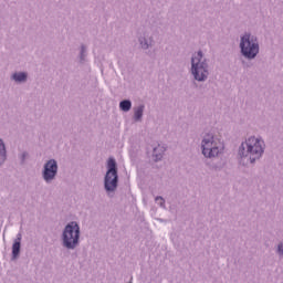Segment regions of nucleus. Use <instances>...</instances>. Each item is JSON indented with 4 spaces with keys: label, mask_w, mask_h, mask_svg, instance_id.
<instances>
[{
    "label": "nucleus",
    "mask_w": 283,
    "mask_h": 283,
    "mask_svg": "<svg viewBox=\"0 0 283 283\" xmlns=\"http://www.w3.org/2000/svg\"><path fill=\"white\" fill-rule=\"evenodd\" d=\"M202 154L206 158H214L220 154V148H218V144H216L211 135H208L202 140Z\"/></svg>",
    "instance_id": "6"
},
{
    "label": "nucleus",
    "mask_w": 283,
    "mask_h": 283,
    "mask_svg": "<svg viewBox=\"0 0 283 283\" xmlns=\"http://www.w3.org/2000/svg\"><path fill=\"white\" fill-rule=\"evenodd\" d=\"M21 252V239L18 238L12 245V255L13 258H19V253Z\"/></svg>",
    "instance_id": "8"
},
{
    "label": "nucleus",
    "mask_w": 283,
    "mask_h": 283,
    "mask_svg": "<svg viewBox=\"0 0 283 283\" xmlns=\"http://www.w3.org/2000/svg\"><path fill=\"white\" fill-rule=\"evenodd\" d=\"M57 170H59V166L56 165V160L54 159L49 160L44 166V171H43L44 180H46V182H50V180H54V177L56 176Z\"/></svg>",
    "instance_id": "7"
},
{
    "label": "nucleus",
    "mask_w": 283,
    "mask_h": 283,
    "mask_svg": "<svg viewBox=\"0 0 283 283\" xmlns=\"http://www.w3.org/2000/svg\"><path fill=\"white\" fill-rule=\"evenodd\" d=\"M192 74L196 81H205L209 76V71L207 70V63L202 61V52H198L192 56Z\"/></svg>",
    "instance_id": "4"
},
{
    "label": "nucleus",
    "mask_w": 283,
    "mask_h": 283,
    "mask_svg": "<svg viewBox=\"0 0 283 283\" xmlns=\"http://www.w3.org/2000/svg\"><path fill=\"white\" fill-rule=\"evenodd\" d=\"M12 78H14L18 83H21L28 78V74L25 73H15L12 75Z\"/></svg>",
    "instance_id": "12"
},
{
    "label": "nucleus",
    "mask_w": 283,
    "mask_h": 283,
    "mask_svg": "<svg viewBox=\"0 0 283 283\" xmlns=\"http://www.w3.org/2000/svg\"><path fill=\"white\" fill-rule=\"evenodd\" d=\"M140 118H143V106H139L135 111V120H140Z\"/></svg>",
    "instance_id": "13"
},
{
    "label": "nucleus",
    "mask_w": 283,
    "mask_h": 283,
    "mask_svg": "<svg viewBox=\"0 0 283 283\" xmlns=\"http://www.w3.org/2000/svg\"><path fill=\"white\" fill-rule=\"evenodd\" d=\"M239 154L241 158H249L250 163H255L264 154V142L256 137H250L241 144Z\"/></svg>",
    "instance_id": "1"
},
{
    "label": "nucleus",
    "mask_w": 283,
    "mask_h": 283,
    "mask_svg": "<svg viewBox=\"0 0 283 283\" xmlns=\"http://www.w3.org/2000/svg\"><path fill=\"white\" fill-rule=\"evenodd\" d=\"M140 45H142V48H144V50H147V48H149V44L147 42L143 43V41H142Z\"/></svg>",
    "instance_id": "15"
},
{
    "label": "nucleus",
    "mask_w": 283,
    "mask_h": 283,
    "mask_svg": "<svg viewBox=\"0 0 283 283\" xmlns=\"http://www.w3.org/2000/svg\"><path fill=\"white\" fill-rule=\"evenodd\" d=\"M156 202L160 205V207H165V199H163L161 197H157Z\"/></svg>",
    "instance_id": "14"
},
{
    "label": "nucleus",
    "mask_w": 283,
    "mask_h": 283,
    "mask_svg": "<svg viewBox=\"0 0 283 283\" xmlns=\"http://www.w3.org/2000/svg\"><path fill=\"white\" fill-rule=\"evenodd\" d=\"M279 253H281L283 255V244H279Z\"/></svg>",
    "instance_id": "16"
},
{
    "label": "nucleus",
    "mask_w": 283,
    "mask_h": 283,
    "mask_svg": "<svg viewBox=\"0 0 283 283\" xmlns=\"http://www.w3.org/2000/svg\"><path fill=\"white\" fill-rule=\"evenodd\" d=\"M163 154H165V150L158 146L157 148L154 149V158L155 161L161 160L163 159Z\"/></svg>",
    "instance_id": "10"
},
{
    "label": "nucleus",
    "mask_w": 283,
    "mask_h": 283,
    "mask_svg": "<svg viewBox=\"0 0 283 283\" xmlns=\"http://www.w3.org/2000/svg\"><path fill=\"white\" fill-rule=\"evenodd\" d=\"M6 163V144L0 139V165Z\"/></svg>",
    "instance_id": "11"
},
{
    "label": "nucleus",
    "mask_w": 283,
    "mask_h": 283,
    "mask_svg": "<svg viewBox=\"0 0 283 283\" xmlns=\"http://www.w3.org/2000/svg\"><path fill=\"white\" fill-rule=\"evenodd\" d=\"M107 172L105 176L106 191H114L118 186V170L116 169V159L109 158L107 161Z\"/></svg>",
    "instance_id": "5"
},
{
    "label": "nucleus",
    "mask_w": 283,
    "mask_h": 283,
    "mask_svg": "<svg viewBox=\"0 0 283 283\" xmlns=\"http://www.w3.org/2000/svg\"><path fill=\"white\" fill-rule=\"evenodd\" d=\"M240 48L243 56L247 59H255L258 52H260L258 40L251 38V34H245L241 38Z\"/></svg>",
    "instance_id": "2"
},
{
    "label": "nucleus",
    "mask_w": 283,
    "mask_h": 283,
    "mask_svg": "<svg viewBox=\"0 0 283 283\" xmlns=\"http://www.w3.org/2000/svg\"><path fill=\"white\" fill-rule=\"evenodd\" d=\"M119 109H122V112H129V109H132V102L129 99L122 101L119 103Z\"/></svg>",
    "instance_id": "9"
},
{
    "label": "nucleus",
    "mask_w": 283,
    "mask_h": 283,
    "mask_svg": "<svg viewBox=\"0 0 283 283\" xmlns=\"http://www.w3.org/2000/svg\"><path fill=\"white\" fill-rule=\"evenodd\" d=\"M80 228L77 222H71L65 227L63 241L66 249H74L78 244Z\"/></svg>",
    "instance_id": "3"
}]
</instances>
